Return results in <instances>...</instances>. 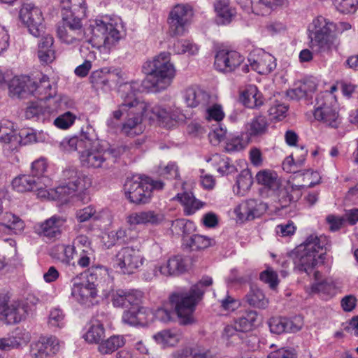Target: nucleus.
<instances>
[{
    "label": "nucleus",
    "instance_id": "obj_1",
    "mask_svg": "<svg viewBox=\"0 0 358 358\" xmlns=\"http://www.w3.org/2000/svg\"><path fill=\"white\" fill-rule=\"evenodd\" d=\"M143 71L147 76L141 84L133 81L120 86L119 93L122 101L111 116L115 120H120L124 112L129 113L133 108L143 110L145 108V104L136 97V93L141 91V86L148 92H160L170 86L176 76L175 67L171 62V55L167 52H161L152 60L145 62Z\"/></svg>",
    "mask_w": 358,
    "mask_h": 358
},
{
    "label": "nucleus",
    "instance_id": "obj_2",
    "mask_svg": "<svg viewBox=\"0 0 358 358\" xmlns=\"http://www.w3.org/2000/svg\"><path fill=\"white\" fill-rule=\"evenodd\" d=\"M143 143V139H137L128 144L104 148L94 140L92 129L87 127L86 131L82 130L79 136L64 138L61 145L69 152L78 151L83 166L88 169H108L121 155L134 152Z\"/></svg>",
    "mask_w": 358,
    "mask_h": 358
},
{
    "label": "nucleus",
    "instance_id": "obj_3",
    "mask_svg": "<svg viewBox=\"0 0 358 358\" xmlns=\"http://www.w3.org/2000/svg\"><path fill=\"white\" fill-rule=\"evenodd\" d=\"M351 28V24L347 22L336 24L323 16H318L313 20L308 29L310 48L315 53L322 57L330 55L338 45L333 33L341 34Z\"/></svg>",
    "mask_w": 358,
    "mask_h": 358
},
{
    "label": "nucleus",
    "instance_id": "obj_4",
    "mask_svg": "<svg viewBox=\"0 0 358 358\" xmlns=\"http://www.w3.org/2000/svg\"><path fill=\"white\" fill-rule=\"evenodd\" d=\"M27 93L37 97L38 101L31 102L25 110L27 119L39 120L41 116L50 114L52 109L46 105V101L55 94V88L52 87L49 78L41 72L36 71L29 75L24 76V94Z\"/></svg>",
    "mask_w": 358,
    "mask_h": 358
},
{
    "label": "nucleus",
    "instance_id": "obj_5",
    "mask_svg": "<svg viewBox=\"0 0 358 358\" xmlns=\"http://www.w3.org/2000/svg\"><path fill=\"white\" fill-rule=\"evenodd\" d=\"M212 283L213 279L205 276L189 290H178L170 295V303L182 324H187L192 322V314L196 304L204 294L206 287Z\"/></svg>",
    "mask_w": 358,
    "mask_h": 358
},
{
    "label": "nucleus",
    "instance_id": "obj_6",
    "mask_svg": "<svg viewBox=\"0 0 358 358\" xmlns=\"http://www.w3.org/2000/svg\"><path fill=\"white\" fill-rule=\"evenodd\" d=\"M164 185L161 180H153L147 176H136L126 180L124 189L131 202L137 204L146 203L150 201L152 191L163 189Z\"/></svg>",
    "mask_w": 358,
    "mask_h": 358
},
{
    "label": "nucleus",
    "instance_id": "obj_7",
    "mask_svg": "<svg viewBox=\"0 0 358 358\" xmlns=\"http://www.w3.org/2000/svg\"><path fill=\"white\" fill-rule=\"evenodd\" d=\"M90 39H86L88 43L101 47L110 52L114 49L122 38V34L117 24L96 20L90 24Z\"/></svg>",
    "mask_w": 358,
    "mask_h": 358
},
{
    "label": "nucleus",
    "instance_id": "obj_8",
    "mask_svg": "<svg viewBox=\"0 0 358 358\" xmlns=\"http://www.w3.org/2000/svg\"><path fill=\"white\" fill-rule=\"evenodd\" d=\"M314 117L326 127L338 128L341 123L337 100L331 92H322L316 98Z\"/></svg>",
    "mask_w": 358,
    "mask_h": 358
},
{
    "label": "nucleus",
    "instance_id": "obj_9",
    "mask_svg": "<svg viewBox=\"0 0 358 358\" xmlns=\"http://www.w3.org/2000/svg\"><path fill=\"white\" fill-rule=\"evenodd\" d=\"M29 184L33 183L34 186L28 187L29 190L36 195L38 198H48L52 200L57 201L62 204L66 203L69 201L70 199L76 195V192H80L73 187L62 182L59 186L49 191L46 189V185L45 182H41L38 180L34 179L27 180Z\"/></svg>",
    "mask_w": 358,
    "mask_h": 358
},
{
    "label": "nucleus",
    "instance_id": "obj_10",
    "mask_svg": "<svg viewBox=\"0 0 358 358\" xmlns=\"http://www.w3.org/2000/svg\"><path fill=\"white\" fill-rule=\"evenodd\" d=\"M96 270H89V275L83 279L78 275L71 280V296L80 303H87L97 294L96 291Z\"/></svg>",
    "mask_w": 358,
    "mask_h": 358
},
{
    "label": "nucleus",
    "instance_id": "obj_11",
    "mask_svg": "<svg viewBox=\"0 0 358 358\" xmlns=\"http://www.w3.org/2000/svg\"><path fill=\"white\" fill-rule=\"evenodd\" d=\"M142 252L134 247H124L116 254L115 266L124 274H133L138 271L145 262Z\"/></svg>",
    "mask_w": 358,
    "mask_h": 358
},
{
    "label": "nucleus",
    "instance_id": "obj_12",
    "mask_svg": "<svg viewBox=\"0 0 358 358\" xmlns=\"http://www.w3.org/2000/svg\"><path fill=\"white\" fill-rule=\"evenodd\" d=\"M324 253H321L318 257L308 253L297 247L291 253L295 266L301 271L306 273L308 275H314L316 280L320 278L319 271H315V268L319 263H323L324 259Z\"/></svg>",
    "mask_w": 358,
    "mask_h": 358
},
{
    "label": "nucleus",
    "instance_id": "obj_13",
    "mask_svg": "<svg viewBox=\"0 0 358 358\" xmlns=\"http://www.w3.org/2000/svg\"><path fill=\"white\" fill-rule=\"evenodd\" d=\"M43 17L41 9L32 3H24V25L34 37H40L44 33Z\"/></svg>",
    "mask_w": 358,
    "mask_h": 358
},
{
    "label": "nucleus",
    "instance_id": "obj_14",
    "mask_svg": "<svg viewBox=\"0 0 358 358\" xmlns=\"http://www.w3.org/2000/svg\"><path fill=\"white\" fill-rule=\"evenodd\" d=\"M192 16V10L190 6H176L171 10L168 20L171 34L174 36L182 35Z\"/></svg>",
    "mask_w": 358,
    "mask_h": 358
},
{
    "label": "nucleus",
    "instance_id": "obj_15",
    "mask_svg": "<svg viewBox=\"0 0 358 358\" xmlns=\"http://www.w3.org/2000/svg\"><path fill=\"white\" fill-rule=\"evenodd\" d=\"M266 208V203L250 199L235 208L234 213L237 222H251L255 218L259 217Z\"/></svg>",
    "mask_w": 358,
    "mask_h": 358
},
{
    "label": "nucleus",
    "instance_id": "obj_16",
    "mask_svg": "<svg viewBox=\"0 0 358 358\" xmlns=\"http://www.w3.org/2000/svg\"><path fill=\"white\" fill-rule=\"evenodd\" d=\"M244 61L239 52L227 49L220 50L215 57V66L220 71L231 72Z\"/></svg>",
    "mask_w": 358,
    "mask_h": 358
},
{
    "label": "nucleus",
    "instance_id": "obj_17",
    "mask_svg": "<svg viewBox=\"0 0 358 358\" xmlns=\"http://www.w3.org/2000/svg\"><path fill=\"white\" fill-rule=\"evenodd\" d=\"M145 108L143 110H138L133 108L130 110L124 122L121 127V133L127 137H134L141 135L145 130V126L143 123V115Z\"/></svg>",
    "mask_w": 358,
    "mask_h": 358
},
{
    "label": "nucleus",
    "instance_id": "obj_18",
    "mask_svg": "<svg viewBox=\"0 0 358 358\" xmlns=\"http://www.w3.org/2000/svg\"><path fill=\"white\" fill-rule=\"evenodd\" d=\"M58 350L59 342L55 336L41 337L30 345V355L32 358H47Z\"/></svg>",
    "mask_w": 358,
    "mask_h": 358
},
{
    "label": "nucleus",
    "instance_id": "obj_19",
    "mask_svg": "<svg viewBox=\"0 0 358 358\" xmlns=\"http://www.w3.org/2000/svg\"><path fill=\"white\" fill-rule=\"evenodd\" d=\"M62 180L63 183L80 192L87 189L92 185L91 179L73 166L66 167L62 171Z\"/></svg>",
    "mask_w": 358,
    "mask_h": 358
},
{
    "label": "nucleus",
    "instance_id": "obj_20",
    "mask_svg": "<svg viewBox=\"0 0 358 358\" xmlns=\"http://www.w3.org/2000/svg\"><path fill=\"white\" fill-rule=\"evenodd\" d=\"M187 270V264L185 258L181 255H175L167 261L165 265H156L153 268V275L171 276L177 275Z\"/></svg>",
    "mask_w": 358,
    "mask_h": 358
},
{
    "label": "nucleus",
    "instance_id": "obj_21",
    "mask_svg": "<svg viewBox=\"0 0 358 358\" xmlns=\"http://www.w3.org/2000/svg\"><path fill=\"white\" fill-rule=\"evenodd\" d=\"M132 225H124L117 230L105 231L102 236V242L108 248L113 246L118 241L127 242L136 237V232Z\"/></svg>",
    "mask_w": 358,
    "mask_h": 358
},
{
    "label": "nucleus",
    "instance_id": "obj_22",
    "mask_svg": "<svg viewBox=\"0 0 358 358\" xmlns=\"http://www.w3.org/2000/svg\"><path fill=\"white\" fill-rule=\"evenodd\" d=\"M248 62L251 68L259 74L266 75L275 69L277 64L276 59L271 54L263 52L262 54L255 56H250Z\"/></svg>",
    "mask_w": 358,
    "mask_h": 358
},
{
    "label": "nucleus",
    "instance_id": "obj_23",
    "mask_svg": "<svg viewBox=\"0 0 358 358\" xmlns=\"http://www.w3.org/2000/svg\"><path fill=\"white\" fill-rule=\"evenodd\" d=\"M149 315L150 310L144 307L133 308L123 312L122 322L130 327L145 326L150 322Z\"/></svg>",
    "mask_w": 358,
    "mask_h": 358
},
{
    "label": "nucleus",
    "instance_id": "obj_24",
    "mask_svg": "<svg viewBox=\"0 0 358 358\" xmlns=\"http://www.w3.org/2000/svg\"><path fill=\"white\" fill-rule=\"evenodd\" d=\"M76 215L79 222L92 221L111 223L113 222V216L109 210H101L97 211L92 206L78 210Z\"/></svg>",
    "mask_w": 358,
    "mask_h": 358
},
{
    "label": "nucleus",
    "instance_id": "obj_25",
    "mask_svg": "<svg viewBox=\"0 0 358 358\" xmlns=\"http://www.w3.org/2000/svg\"><path fill=\"white\" fill-rule=\"evenodd\" d=\"M183 99L187 107H206L209 103L210 95L202 89L192 86L183 92Z\"/></svg>",
    "mask_w": 358,
    "mask_h": 358
},
{
    "label": "nucleus",
    "instance_id": "obj_26",
    "mask_svg": "<svg viewBox=\"0 0 358 358\" xmlns=\"http://www.w3.org/2000/svg\"><path fill=\"white\" fill-rule=\"evenodd\" d=\"M14 124L8 120H4L0 122V141L9 143V149L12 151L18 152L21 147L22 137L15 135L13 129Z\"/></svg>",
    "mask_w": 358,
    "mask_h": 358
},
{
    "label": "nucleus",
    "instance_id": "obj_27",
    "mask_svg": "<svg viewBox=\"0 0 358 358\" xmlns=\"http://www.w3.org/2000/svg\"><path fill=\"white\" fill-rule=\"evenodd\" d=\"M54 39L50 35L42 36L38 46V57L42 64H50L55 59Z\"/></svg>",
    "mask_w": 358,
    "mask_h": 358
},
{
    "label": "nucleus",
    "instance_id": "obj_28",
    "mask_svg": "<svg viewBox=\"0 0 358 358\" xmlns=\"http://www.w3.org/2000/svg\"><path fill=\"white\" fill-rule=\"evenodd\" d=\"M268 126L269 123L265 116L257 115L245 124V134L250 138L259 137L267 133Z\"/></svg>",
    "mask_w": 358,
    "mask_h": 358
},
{
    "label": "nucleus",
    "instance_id": "obj_29",
    "mask_svg": "<svg viewBox=\"0 0 358 358\" xmlns=\"http://www.w3.org/2000/svg\"><path fill=\"white\" fill-rule=\"evenodd\" d=\"M328 239L325 236H317L311 234L306 238L305 241L297 246L298 248L315 257H318L320 250H322L328 244Z\"/></svg>",
    "mask_w": 358,
    "mask_h": 358
},
{
    "label": "nucleus",
    "instance_id": "obj_30",
    "mask_svg": "<svg viewBox=\"0 0 358 358\" xmlns=\"http://www.w3.org/2000/svg\"><path fill=\"white\" fill-rule=\"evenodd\" d=\"M214 8L217 15L218 24H229L236 14L235 8L230 6L229 0H216Z\"/></svg>",
    "mask_w": 358,
    "mask_h": 358
},
{
    "label": "nucleus",
    "instance_id": "obj_31",
    "mask_svg": "<svg viewBox=\"0 0 358 358\" xmlns=\"http://www.w3.org/2000/svg\"><path fill=\"white\" fill-rule=\"evenodd\" d=\"M164 221L163 214L153 211L136 213L128 217L129 224H157Z\"/></svg>",
    "mask_w": 358,
    "mask_h": 358
},
{
    "label": "nucleus",
    "instance_id": "obj_32",
    "mask_svg": "<svg viewBox=\"0 0 358 358\" xmlns=\"http://www.w3.org/2000/svg\"><path fill=\"white\" fill-rule=\"evenodd\" d=\"M57 36L59 40L66 44H76L80 41L87 43L86 39H90L87 36L85 31H76L73 29H66L63 27H57Z\"/></svg>",
    "mask_w": 358,
    "mask_h": 358
},
{
    "label": "nucleus",
    "instance_id": "obj_33",
    "mask_svg": "<svg viewBox=\"0 0 358 358\" xmlns=\"http://www.w3.org/2000/svg\"><path fill=\"white\" fill-rule=\"evenodd\" d=\"M175 199L180 201L184 208V213L187 215L194 214L203 206V203L196 199L192 192L178 194Z\"/></svg>",
    "mask_w": 358,
    "mask_h": 358
},
{
    "label": "nucleus",
    "instance_id": "obj_34",
    "mask_svg": "<svg viewBox=\"0 0 358 358\" xmlns=\"http://www.w3.org/2000/svg\"><path fill=\"white\" fill-rule=\"evenodd\" d=\"M75 247L73 245H66L63 244L55 245L50 251V255L52 258L69 266L73 259Z\"/></svg>",
    "mask_w": 358,
    "mask_h": 358
},
{
    "label": "nucleus",
    "instance_id": "obj_35",
    "mask_svg": "<svg viewBox=\"0 0 358 358\" xmlns=\"http://www.w3.org/2000/svg\"><path fill=\"white\" fill-rule=\"evenodd\" d=\"M47 169V163L44 158L38 159L34 161L31 164V173L32 176H28L24 179L26 184H24V191L32 192L31 190H29L27 188L31 186H34L33 183L29 184L27 182V180L31 178L35 179L36 180H38L41 182H45V180H48V178H44L43 176V173L46 171Z\"/></svg>",
    "mask_w": 358,
    "mask_h": 358
},
{
    "label": "nucleus",
    "instance_id": "obj_36",
    "mask_svg": "<svg viewBox=\"0 0 358 358\" xmlns=\"http://www.w3.org/2000/svg\"><path fill=\"white\" fill-rule=\"evenodd\" d=\"M105 337V329L98 320L92 321L83 338L89 343H99Z\"/></svg>",
    "mask_w": 358,
    "mask_h": 358
},
{
    "label": "nucleus",
    "instance_id": "obj_37",
    "mask_svg": "<svg viewBox=\"0 0 358 358\" xmlns=\"http://www.w3.org/2000/svg\"><path fill=\"white\" fill-rule=\"evenodd\" d=\"M245 299L250 306L258 308H265L268 304V300L262 290L255 286L250 287Z\"/></svg>",
    "mask_w": 358,
    "mask_h": 358
},
{
    "label": "nucleus",
    "instance_id": "obj_38",
    "mask_svg": "<svg viewBox=\"0 0 358 358\" xmlns=\"http://www.w3.org/2000/svg\"><path fill=\"white\" fill-rule=\"evenodd\" d=\"M241 100L245 106L250 108H257L263 103L262 95L255 86H250L248 89L243 91Z\"/></svg>",
    "mask_w": 358,
    "mask_h": 358
},
{
    "label": "nucleus",
    "instance_id": "obj_39",
    "mask_svg": "<svg viewBox=\"0 0 358 358\" xmlns=\"http://www.w3.org/2000/svg\"><path fill=\"white\" fill-rule=\"evenodd\" d=\"M256 180L258 184L272 190L278 189L280 185L276 173L270 170L259 171L256 175Z\"/></svg>",
    "mask_w": 358,
    "mask_h": 358
},
{
    "label": "nucleus",
    "instance_id": "obj_40",
    "mask_svg": "<svg viewBox=\"0 0 358 358\" xmlns=\"http://www.w3.org/2000/svg\"><path fill=\"white\" fill-rule=\"evenodd\" d=\"M153 338L164 347L175 346L180 339V334L176 330L164 329L155 334Z\"/></svg>",
    "mask_w": 358,
    "mask_h": 358
},
{
    "label": "nucleus",
    "instance_id": "obj_41",
    "mask_svg": "<svg viewBox=\"0 0 358 358\" xmlns=\"http://www.w3.org/2000/svg\"><path fill=\"white\" fill-rule=\"evenodd\" d=\"M257 319V313L254 310L244 313L240 317L234 321L238 330L243 334L253 329Z\"/></svg>",
    "mask_w": 358,
    "mask_h": 358
},
{
    "label": "nucleus",
    "instance_id": "obj_42",
    "mask_svg": "<svg viewBox=\"0 0 358 358\" xmlns=\"http://www.w3.org/2000/svg\"><path fill=\"white\" fill-rule=\"evenodd\" d=\"M184 245L192 251L201 250L210 246L212 240L204 236L193 234L185 238Z\"/></svg>",
    "mask_w": 358,
    "mask_h": 358
},
{
    "label": "nucleus",
    "instance_id": "obj_43",
    "mask_svg": "<svg viewBox=\"0 0 358 358\" xmlns=\"http://www.w3.org/2000/svg\"><path fill=\"white\" fill-rule=\"evenodd\" d=\"M22 341V330L16 328L8 338L0 339V350L8 351L12 349L17 348L20 346Z\"/></svg>",
    "mask_w": 358,
    "mask_h": 358
},
{
    "label": "nucleus",
    "instance_id": "obj_44",
    "mask_svg": "<svg viewBox=\"0 0 358 358\" xmlns=\"http://www.w3.org/2000/svg\"><path fill=\"white\" fill-rule=\"evenodd\" d=\"M124 345V338L120 336H110L107 340L102 341L99 345V351L101 354H110Z\"/></svg>",
    "mask_w": 358,
    "mask_h": 358
},
{
    "label": "nucleus",
    "instance_id": "obj_45",
    "mask_svg": "<svg viewBox=\"0 0 358 358\" xmlns=\"http://www.w3.org/2000/svg\"><path fill=\"white\" fill-rule=\"evenodd\" d=\"M211 161L217 166V169L222 175H227L235 171V166L231 164L230 159L218 154L214 155L208 162Z\"/></svg>",
    "mask_w": 358,
    "mask_h": 358
},
{
    "label": "nucleus",
    "instance_id": "obj_46",
    "mask_svg": "<svg viewBox=\"0 0 358 358\" xmlns=\"http://www.w3.org/2000/svg\"><path fill=\"white\" fill-rule=\"evenodd\" d=\"M62 15V22L59 24L57 27H63L66 29H73L76 31H85L82 24V20L84 17L63 13Z\"/></svg>",
    "mask_w": 358,
    "mask_h": 358
},
{
    "label": "nucleus",
    "instance_id": "obj_47",
    "mask_svg": "<svg viewBox=\"0 0 358 358\" xmlns=\"http://www.w3.org/2000/svg\"><path fill=\"white\" fill-rule=\"evenodd\" d=\"M326 220L328 224H343L345 221L350 224H356L358 222V208L346 210L344 216L329 215Z\"/></svg>",
    "mask_w": 358,
    "mask_h": 358
},
{
    "label": "nucleus",
    "instance_id": "obj_48",
    "mask_svg": "<svg viewBox=\"0 0 358 358\" xmlns=\"http://www.w3.org/2000/svg\"><path fill=\"white\" fill-rule=\"evenodd\" d=\"M176 358H213L210 352L199 347L186 348L176 355Z\"/></svg>",
    "mask_w": 358,
    "mask_h": 358
},
{
    "label": "nucleus",
    "instance_id": "obj_49",
    "mask_svg": "<svg viewBox=\"0 0 358 358\" xmlns=\"http://www.w3.org/2000/svg\"><path fill=\"white\" fill-rule=\"evenodd\" d=\"M222 338L227 343L237 344L243 339V334L238 330L236 323L227 324L223 330Z\"/></svg>",
    "mask_w": 358,
    "mask_h": 358
},
{
    "label": "nucleus",
    "instance_id": "obj_50",
    "mask_svg": "<svg viewBox=\"0 0 358 358\" xmlns=\"http://www.w3.org/2000/svg\"><path fill=\"white\" fill-rule=\"evenodd\" d=\"M34 230L40 236L49 240L58 238L62 233L59 225H35Z\"/></svg>",
    "mask_w": 358,
    "mask_h": 358
},
{
    "label": "nucleus",
    "instance_id": "obj_51",
    "mask_svg": "<svg viewBox=\"0 0 358 358\" xmlns=\"http://www.w3.org/2000/svg\"><path fill=\"white\" fill-rule=\"evenodd\" d=\"M252 182L250 171L248 169L243 170L236 179V185L238 189L237 194L243 195L245 192L250 189Z\"/></svg>",
    "mask_w": 358,
    "mask_h": 358
},
{
    "label": "nucleus",
    "instance_id": "obj_52",
    "mask_svg": "<svg viewBox=\"0 0 358 358\" xmlns=\"http://www.w3.org/2000/svg\"><path fill=\"white\" fill-rule=\"evenodd\" d=\"M48 324L50 328H62L65 324V315L62 309L53 308L48 315Z\"/></svg>",
    "mask_w": 358,
    "mask_h": 358
},
{
    "label": "nucleus",
    "instance_id": "obj_53",
    "mask_svg": "<svg viewBox=\"0 0 358 358\" xmlns=\"http://www.w3.org/2000/svg\"><path fill=\"white\" fill-rule=\"evenodd\" d=\"M70 6L64 8L62 13L73 15L85 17L87 6L85 0H68Z\"/></svg>",
    "mask_w": 358,
    "mask_h": 358
},
{
    "label": "nucleus",
    "instance_id": "obj_54",
    "mask_svg": "<svg viewBox=\"0 0 358 358\" xmlns=\"http://www.w3.org/2000/svg\"><path fill=\"white\" fill-rule=\"evenodd\" d=\"M95 260L94 250L90 247L80 248L77 264L82 268L88 267Z\"/></svg>",
    "mask_w": 358,
    "mask_h": 358
},
{
    "label": "nucleus",
    "instance_id": "obj_55",
    "mask_svg": "<svg viewBox=\"0 0 358 358\" xmlns=\"http://www.w3.org/2000/svg\"><path fill=\"white\" fill-rule=\"evenodd\" d=\"M174 52L176 54L195 55L198 52V47L196 44L187 40L177 41L173 45Z\"/></svg>",
    "mask_w": 358,
    "mask_h": 358
},
{
    "label": "nucleus",
    "instance_id": "obj_56",
    "mask_svg": "<svg viewBox=\"0 0 358 358\" xmlns=\"http://www.w3.org/2000/svg\"><path fill=\"white\" fill-rule=\"evenodd\" d=\"M315 88V85L310 88L308 83H303L293 89L287 90V95L292 99H300L308 96V92L314 91Z\"/></svg>",
    "mask_w": 358,
    "mask_h": 358
},
{
    "label": "nucleus",
    "instance_id": "obj_57",
    "mask_svg": "<svg viewBox=\"0 0 358 358\" xmlns=\"http://www.w3.org/2000/svg\"><path fill=\"white\" fill-rule=\"evenodd\" d=\"M333 3L343 13H355L358 8V0H333Z\"/></svg>",
    "mask_w": 358,
    "mask_h": 358
},
{
    "label": "nucleus",
    "instance_id": "obj_58",
    "mask_svg": "<svg viewBox=\"0 0 358 358\" xmlns=\"http://www.w3.org/2000/svg\"><path fill=\"white\" fill-rule=\"evenodd\" d=\"M76 119V117L74 114L66 112L54 120V125L61 129H67L73 124Z\"/></svg>",
    "mask_w": 358,
    "mask_h": 358
},
{
    "label": "nucleus",
    "instance_id": "obj_59",
    "mask_svg": "<svg viewBox=\"0 0 358 358\" xmlns=\"http://www.w3.org/2000/svg\"><path fill=\"white\" fill-rule=\"evenodd\" d=\"M108 75L103 71H96L93 72L90 76V81L96 88L107 90L110 87Z\"/></svg>",
    "mask_w": 358,
    "mask_h": 358
},
{
    "label": "nucleus",
    "instance_id": "obj_60",
    "mask_svg": "<svg viewBox=\"0 0 358 358\" xmlns=\"http://www.w3.org/2000/svg\"><path fill=\"white\" fill-rule=\"evenodd\" d=\"M298 178L303 177L304 182H308L307 185H303V186L312 187L315 185L319 184L320 181V176L317 171H313L311 170H303L297 173Z\"/></svg>",
    "mask_w": 358,
    "mask_h": 358
},
{
    "label": "nucleus",
    "instance_id": "obj_61",
    "mask_svg": "<svg viewBox=\"0 0 358 358\" xmlns=\"http://www.w3.org/2000/svg\"><path fill=\"white\" fill-rule=\"evenodd\" d=\"M22 81L20 76H14L8 83L9 96L13 99H21Z\"/></svg>",
    "mask_w": 358,
    "mask_h": 358
},
{
    "label": "nucleus",
    "instance_id": "obj_62",
    "mask_svg": "<svg viewBox=\"0 0 358 358\" xmlns=\"http://www.w3.org/2000/svg\"><path fill=\"white\" fill-rule=\"evenodd\" d=\"M38 299L33 294H28L24 301V319L35 315Z\"/></svg>",
    "mask_w": 358,
    "mask_h": 358
},
{
    "label": "nucleus",
    "instance_id": "obj_63",
    "mask_svg": "<svg viewBox=\"0 0 358 358\" xmlns=\"http://www.w3.org/2000/svg\"><path fill=\"white\" fill-rule=\"evenodd\" d=\"M268 326L273 334H280L287 332L286 317H272L268 321Z\"/></svg>",
    "mask_w": 358,
    "mask_h": 358
},
{
    "label": "nucleus",
    "instance_id": "obj_64",
    "mask_svg": "<svg viewBox=\"0 0 358 358\" xmlns=\"http://www.w3.org/2000/svg\"><path fill=\"white\" fill-rule=\"evenodd\" d=\"M262 281L269 285L271 289H275L278 285V275L271 268H268L260 273Z\"/></svg>",
    "mask_w": 358,
    "mask_h": 358
}]
</instances>
